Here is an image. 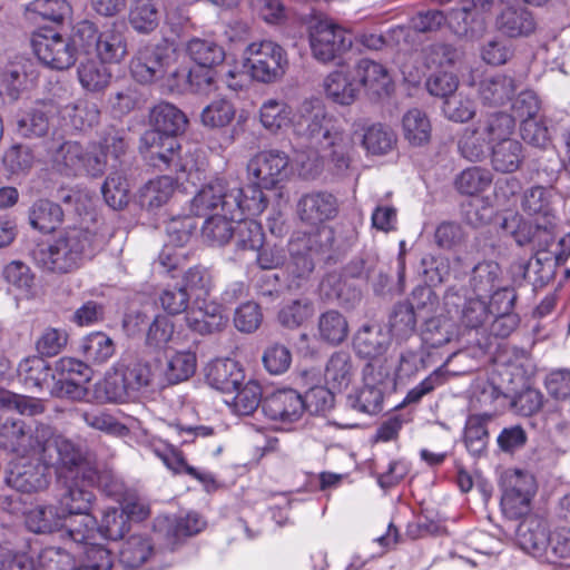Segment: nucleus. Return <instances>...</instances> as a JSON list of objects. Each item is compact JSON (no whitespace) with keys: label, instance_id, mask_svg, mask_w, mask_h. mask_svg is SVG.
<instances>
[{"label":"nucleus","instance_id":"obj_1","mask_svg":"<svg viewBox=\"0 0 570 570\" xmlns=\"http://www.w3.org/2000/svg\"><path fill=\"white\" fill-rule=\"evenodd\" d=\"M259 121L271 134H278L293 125L306 147L316 153L330 151L337 169H346L350 165L352 139L335 125L320 99H305L294 117L287 102L267 99L259 108Z\"/></svg>","mask_w":570,"mask_h":570},{"label":"nucleus","instance_id":"obj_2","mask_svg":"<svg viewBox=\"0 0 570 570\" xmlns=\"http://www.w3.org/2000/svg\"><path fill=\"white\" fill-rule=\"evenodd\" d=\"M498 0H460L446 13L430 9L419 11L410 21V27L397 26L392 33L399 39L409 33L410 28L419 32L438 31L444 23L460 38L479 39L485 31L484 14L492 11Z\"/></svg>","mask_w":570,"mask_h":570},{"label":"nucleus","instance_id":"obj_3","mask_svg":"<svg viewBox=\"0 0 570 570\" xmlns=\"http://www.w3.org/2000/svg\"><path fill=\"white\" fill-rule=\"evenodd\" d=\"M153 131L144 135L142 140L149 146V159L154 167L173 173H186L189 163L180 155V145L176 137L185 131L187 117L175 105L161 101L149 115Z\"/></svg>","mask_w":570,"mask_h":570},{"label":"nucleus","instance_id":"obj_4","mask_svg":"<svg viewBox=\"0 0 570 570\" xmlns=\"http://www.w3.org/2000/svg\"><path fill=\"white\" fill-rule=\"evenodd\" d=\"M96 250V233L73 226L65 228L49 244L38 245L31 256L42 271L62 275L80 268Z\"/></svg>","mask_w":570,"mask_h":570},{"label":"nucleus","instance_id":"obj_5","mask_svg":"<svg viewBox=\"0 0 570 570\" xmlns=\"http://www.w3.org/2000/svg\"><path fill=\"white\" fill-rule=\"evenodd\" d=\"M39 460L52 468L59 482H68L69 479H78L88 484L98 482V471L91 464L87 452L78 444L61 435H50L43 438Z\"/></svg>","mask_w":570,"mask_h":570},{"label":"nucleus","instance_id":"obj_6","mask_svg":"<svg viewBox=\"0 0 570 570\" xmlns=\"http://www.w3.org/2000/svg\"><path fill=\"white\" fill-rule=\"evenodd\" d=\"M52 163L55 168L66 176L90 177L102 176L107 165L96 145L86 148L77 141L61 144L52 155Z\"/></svg>","mask_w":570,"mask_h":570},{"label":"nucleus","instance_id":"obj_7","mask_svg":"<svg viewBox=\"0 0 570 570\" xmlns=\"http://www.w3.org/2000/svg\"><path fill=\"white\" fill-rule=\"evenodd\" d=\"M244 55L253 79L265 83L279 79L288 65L285 50L271 40L252 42Z\"/></svg>","mask_w":570,"mask_h":570},{"label":"nucleus","instance_id":"obj_8","mask_svg":"<svg viewBox=\"0 0 570 570\" xmlns=\"http://www.w3.org/2000/svg\"><path fill=\"white\" fill-rule=\"evenodd\" d=\"M412 301L396 304L390 315V332L396 338L410 337L415 332L417 315L422 316L423 312L432 313L439 305L436 294L429 286L415 288Z\"/></svg>","mask_w":570,"mask_h":570},{"label":"nucleus","instance_id":"obj_9","mask_svg":"<svg viewBox=\"0 0 570 570\" xmlns=\"http://www.w3.org/2000/svg\"><path fill=\"white\" fill-rule=\"evenodd\" d=\"M92 370L78 358L61 357L55 363L51 395L73 401L82 400L87 393V384L91 380Z\"/></svg>","mask_w":570,"mask_h":570},{"label":"nucleus","instance_id":"obj_10","mask_svg":"<svg viewBox=\"0 0 570 570\" xmlns=\"http://www.w3.org/2000/svg\"><path fill=\"white\" fill-rule=\"evenodd\" d=\"M240 196L239 183L235 179L216 178L204 185L190 200V212L203 216L208 210L220 207L222 213L239 210L237 197Z\"/></svg>","mask_w":570,"mask_h":570},{"label":"nucleus","instance_id":"obj_11","mask_svg":"<svg viewBox=\"0 0 570 570\" xmlns=\"http://www.w3.org/2000/svg\"><path fill=\"white\" fill-rule=\"evenodd\" d=\"M352 35L327 20H320L309 29V47L313 57L328 63L340 58L352 47Z\"/></svg>","mask_w":570,"mask_h":570},{"label":"nucleus","instance_id":"obj_12","mask_svg":"<svg viewBox=\"0 0 570 570\" xmlns=\"http://www.w3.org/2000/svg\"><path fill=\"white\" fill-rule=\"evenodd\" d=\"M171 60L167 46L145 43L134 53L129 70L139 83L150 85L165 78Z\"/></svg>","mask_w":570,"mask_h":570},{"label":"nucleus","instance_id":"obj_13","mask_svg":"<svg viewBox=\"0 0 570 570\" xmlns=\"http://www.w3.org/2000/svg\"><path fill=\"white\" fill-rule=\"evenodd\" d=\"M35 55L39 61L56 70H66L75 65L72 43L67 37L53 30L35 33L31 39Z\"/></svg>","mask_w":570,"mask_h":570},{"label":"nucleus","instance_id":"obj_14","mask_svg":"<svg viewBox=\"0 0 570 570\" xmlns=\"http://www.w3.org/2000/svg\"><path fill=\"white\" fill-rule=\"evenodd\" d=\"M6 482L23 493L45 490L49 485L48 466L39 460V455L16 458L10 463Z\"/></svg>","mask_w":570,"mask_h":570},{"label":"nucleus","instance_id":"obj_15","mask_svg":"<svg viewBox=\"0 0 570 570\" xmlns=\"http://www.w3.org/2000/svg\"><path fill=\"white\" fill-rule=\"evenodd\" d=\"M291 261L287 273L296 287L308 279L314 271V257L320 254L321 245L315 234L296 233L288 244Z\"/></svg>","mask_w":570,"mask_h":570},{"label":"nucleus","instance_id":"obj_16","mask_svg":"<svg viewBox=\"0 0 570 570\" xmlns=\"http://www.w3.org/2000/svg\"><path fill=\"white\" fill-rule=\"evenodd\" d=\"M288 156L281 150H264L249 159L248 176L265 189H273L288 176Z\"/></svg>","mask_w":570,"mask_h":570},{"label":"nucleus","instance_id":"obj_17","mask_svg":"<svg viewBox=\"0 0 570 570\" xmlns=\"http://www.w3.org/2000/svg\"><path fill=\"white\" fill-rule=\"evenodd\" d=\"M48 434L47 428L31 433L22 421H7L0 429V445L14 453L17 458L38 455L42 440Z\"/></svg>","mask_w":570,"mask_h":570},{"label":"nucleus","instance_id":"obj_18","mask_svg":"<svg viewBox=\"0 0 570 570\" xmlns=\"http://www.w3.org/2000/svg\"><path fill=\"white\" fill-rule=\"evenodd\" d=\"M306 411L303 395L292 389L278 390L263 401V413L272 421L292 424L299 421Z\"/></svg>","mask_w":570,"mask_h":570},{"label":"nucleus","instance_id":"obj_19","mask_svg":"<svg viewBox=\"0 0 570 570\" xmlns=\"http://www.w3.org/2000/svg\"><path fill=\"white\" fill-rule=\"evenodd\" d=\"M56 115L57 107L53 102H39L18 118L16 132L26 139L46 137Z\"/></svg>","mask_w":570,"mask_h":570},{"label":"nucleus","instance_id":"obj_20","mask_svg":"<svg viewBox=\"0 0 570 570\" xmlns=\"http://www.w3.org/2000/svg\"><path fill=\"white\" fill-rule=\"evenodd\" d=\"M549 537L546 521L538 517L525 518L517 529L519 547L541 561H544L548 554Z\"/></svg>","mask_w":570,"mask_h":570},{"label":"nucleus","instance_id":"obj_21","mask_svg":"<svg viewBox=\"0 0 570 570\" xmlns=\"http://www.w3.org/2000/svg\"><path fill=\"white\" fill-rule=\"evenodd\" d=\"M495 28L508 38L529 37L537 29V20L525 7L507 6L498 13Z\"/></svg>","mask_w":570,"mask_h":570},{"label":"nucleus","instance_id":"obj_22","mask_svg":"<svg viewBox=\"0 0 570 570\" xmlns=\"http://www.w3.org/2000/svg\"><path fill=\"white\" fill-rule=\"evenodd\" d=\"M244 380V371L232 358L216 360L207 367V383L226 395L233 394L237 386L243 384Z\"/></svg>","mask_w":570,"mask_h":570},{"label":"nucleus","instance_id":"obj_23","mask_svg":"<svg viewBox=\"0 0 570 570\" xmlns=\"http://www.w3.org/2000/svg\"><path fill=\"white\" fill-rule=\"evenodd\" d=\"M297 208L302 220L316 225L335 217L337 199L330 193H311L299 199Z\"/></svg>","mask_w":570,"mask_h":570},{"label":"nucleus","instance_id":"obj_24","mask_svg":"<svg viewBox=\"0 0 570 570\" xmlns=\"http://www.w3.org/2000/svg\"><path fill=\"white\" fill-rule=\"evenodd\" d=\"M186 323L193 332L209 335L222 332L228 323V316L224 313L222 305L204 302L203 306L187 313Z\"/></svg>","mask_w":570,"mask_h":570},{"label":"nucleus","instance_id":"obj_25","mask_svg":"<svg viewBox=\"0 0 570 570\" xmlns=\"http://www.w3.org/2000/svg\"><path fill=\"white\" fill-rule=\"evenodd\" d=\"M325 95L335 104L352 105L360 94V83L353 71L337 69L330 72L323 82Z\"/></svg>","mask_w":570,"mask_h":570},{"label":"nucleus","instance_id":"obj_26","mask_svg":"<svg viewBox=\"0 0 570 570\" xmlns=\"http://www.w3.org/2000/svg\"><path fill=\"white\" fill-rule=\"evenodd\" d=\"M353 72L357 83H360V89L363 87L368 95L374 97L389 95L392 80L387 70L381 63L362 59L357 62Z\"/></svg>","mask_w":570,"mask_h":570},{"label":"nucleus","instance_id":"obj_27","mask_svg":"<svg viewBox=\"0 0 570 570\" xmlns=\"http://www.w3.org/2000/svg\"><path fill=\"white\" fill-rule=\"evenodd\" d=\"M62 483L66 487V492L60 498L62 513L66 512L69 517L90 514L95 494L89 488L95 484L83 482L81 476Z\"/></svg>","mask_w":570,"mask_h":570},{"label":"nucleus","instance_id":"obj_28","mask_svg":"<svg viewBox=\"0 0 570 570\" xmlns=\"http://www.w3.org/2000/svg\"><path fill=\"white\" fill-rule=\"evenodd\" d=\"M63 209L48 198L35 200L28 209V222L32 229L41 234L53 233L63 222Z\"/></svg>","mask_w":570,"mask_h":570},{"label":"nucleus","instance_id":"obj_29","mask_svg":"<svg viewBox=\"0 0 570 570\" xmlns=\"http://www.w3.org/2000/svg\"><path fill=\"white\" fill-rule=\"evenodd\" d=\"M355 352L364 358L382 356L390 346V336L380 325L365 324L353 338Z\"/></svg>","mask_w":570,"mask_h":570},{"label":"nucleus","instance_id":"obj_30","mask_svg":"<svg viewBox=\"0 0 570 570\" xmlns=\"http://www.w3.org/2000/svg\"><path fill=\"white\" fill-rule=\"evenodd\" d=\"M515 90L513 77L503 73L485 76L479 85L480 99L490 106H501L510 101Z\"/></svg>","mask_w":570,"mask_h":570},{"label":"nucleus","instance_id":"obj_31","mask_svg":"<svg viewBox=\"0 0 570 570\" xmlns=\"http://www.w3.org/2000/svg\"><path fill=\"white\" fill-rule=\"evenodd\" d=\"M490 155L492 168L503 174L517 171L524 160L523 146L514 138L494 144Z\"/></svg>","mask_w":570,"mask_h":570},{"label":"nucleus","instance_id":"obj_32","mask_svg":"<svg viewBox=\"0 0 570 570\" xmlns=\"http://www.w3.org/2000/svg\"><path fill=\"white\" fill-rule=\"evenodd\" d=\"M127 41L115 24L100 31L94 53L106 63H119L127 56Z\"/></svg>","mask_w":570,"mask_h":570},{"label":"nucleus","instance_id":"obj_33","mask_svg":"<svg viewBox=\"0 0 570 570\" xmlns=\"http://www.w3.org/2000/svg\"><path fill=\"white\" fill-rule=\"evenodd\" d=\"M475 125L492 147L494 144L512 138L515 120L507 112L497 111L479 118Z\"/></svg>","mask_w":570,"mask_h":570},{"label":"nucleus","instance_id":"obj_34","mask_svg":"<svg viewBox=\"0 0 570 570\" xmlns=\"http://www.w3.org/2000/svg\"><path fill=\"white\" fill-rule=\"evenodd\" d=\"M156 557L151 540L147 535L134 533L127 538L120 550L119 561L129 569H136Z\"/></svg>","mask_w":570,"mask_h":570},{"label":"nucleus","instance_id":"obj_35","mask_svg":"<svg viewBox=\"0 0 570 570\" xmlns=\"http://www.w3.org/2000/svg\"><path fill=\"white\" fill-rule=\"evenodd\" d=\"M522 209L531 215H540L543 218V232L554 226V215L551 207V191L542 186L531 187L524 191L522 197Z\"/></svg>","mask_w":570,"mask_h":570},{"label":"nucleus","instance_id":"obj_36","mask_svg":"<svg viewBox=\"0 0 570 570\" xmlns=\"http://www.w3.org/2000/svg\"><path fill=\"white\" fill-rule=\"evenodd\" d=\"M456 336L454 322L442 315L425 320L421 330L422 342L429 348H440L451 343Z\"/></svg>","mask_w":570,"mask_h":570},{"label":"nucleus","instance_id":"obj_37","mask_svg":"<svg viewBox=\"0 0 570 570\" xmlns=\"http://www.w3.org/2000/svg\"><path fill=\"white\" fill-rule=\"evenodd\" d=\"M354 366L352 356L346 351H338L331 355L326 363L324 377L326 384L336 391L346 389L353 377Z\"/></svg>","mask_w":570,"mask_h":570},{"label":"nucleus","instance_id":"obj_38","mask_svg":"<svg viewBox=\"0 0 570 570\" xmlns=\"http://www.w3.org/2000/svg\"><path fill=\"white\" fill-rule=\"evenodd\" d=\"M491 414H471L468 416L464 428V444L468 451L480 456L487 450L489 443L488 423Z\"/></svg>","mask_w":570,"mask_h":570},{"label":"nucleus","instance_id":"obj_39","mask_svg":"<svg viewBox=\"0 0 570 570\" xmlns=\"http://www.w3.org/2000/svg\"><path fill=\"white\" fill-rule=\"evenodd\" d=\"M106 62L92 57H87L78 66V79L88 91L97 92L108 87L111 72L105 66Z\"/></svg>","mask_w":570,"mask_h":570},{"label":"nucleus","instance_id":"obj_40","mask_svg":"<svg viewBox=\"0 0 570 570\" xmlns=\"http://www.w3.org/2000/svg\"><path fill=\"white\" fill-rule=\"evenodd\" d=\"M491 151V145L475 122L465 127L458 139V151L466 160L479 163L487 158L488 151Z\"/></svg>","mask_w":570,"mask_h":570},{"label":"nucleus","instance_id":"obj_41","mask_svg":"<svg viewBox=\"0 0 570 570\" xmlns=\"http://www.w3.org/2000/svg\"><path fill=\"white\" fill-rule=\"evenodd\" d=\"M225 399V403L239 415L253 414L259 405L263 406L262 386L258 382L249 380L237 386V390Z\"/></svg>","mask_w":570,"mask_h":570},{"label":"nucleus","instance_id":"obj_42","mask_svg":"<svg viewBox=\"0 0 570 570\" xmlns=\"http://www.w3.org/2000/svg\"><path fill=\"white\" fill-rule=\"evenodd\" d=\"M79 350L87 363L100 365L115 354L116 347L106 333L92 332L81 340Z\"/></svg>","mask_w":570,"mask_h":570},{"label":"nucleus","instance_id":"obj_43","mask_svg":"<svg viewBox=\"0 0 570 570\" xmlns=\"http://www.w3.org/2000/svg\"><path fill=\"white\" fill-rule=\"evenodd\" d=\"M62 529L78 548L83 549L97 538V519L92 514L65 515Z\"/></svg>","mask_w":570,"mask_h":570},{"label":"nucleus","instance_id":"obj_44","mask_svg":"<svg viewBox=\"0 0 570 570\" xmlns=\"http://www.w3.org/2000/svg\"><path fill=\"white\" fill-rule=\"evenodd\" d=\"M18 376L29 389L42 390L52 377L51 367L40 355L29 356L18 365Z\"/></svg>","mask_w":570,"mask_h":570},{"label":"nucleus","instance_id":"obj_45","mask_svg":"<svg viewBox=\"0 0 570 570\" xmlns=\"http://www.w3.org/2000/svg\"><path fill=\"white\" fill-rule=\"evenodd\" d=\"M65 514L53 505H39L26 514V525L35 533H51L61 530Z\"/></svg>","mask_w":570,"mask_h":570},{"label":"nucleus","instance_id":"obj_46","mask_svg":"<svg viewBox=\"0 0 570 570\" xmlns=\"http://www.w3.org/2000/svg\"><path fill=\"white\" fill-rule=\"evenodd\" d=\"M129 24L139 33H150L159 24V10L155 0H134L128 14Z\"/></svg>","mask_w":570,"mask_h":570},{"label":"nucleus","instance_id":"obj_47","mask_svg":"<svg viewBox=\"0 0 570 570\" xmlns=\"http://www.w3.org/2000/svg\"><path fill=\"white\" fill-rule=\"evenodd\" d=\"M236 219L225 213L208 217L202 227V236L210 246H224L233 237Z\"/></svg>","mask_w":570,"mask_h":570},{"label":"nucleus","instance_id":"obj_48","mask_svg":"<svg viewBox=\"0 0 570 570\" xmlns=\"http://www.w3.org/2000/svg\"><path fill=\"white\" fill-rule=\"evenodd\" d=\"M197 366L196 355L189 351L176 352L166 362L164 368L165 381L170 384H178L190 379Z\"/></svg>","mask_w":570,"mask_h":570},{"label":"nucleus","instance_id":"obj_49","mask_svg":"<svg viewBox=\"0 0 570 570\" xmlns=\"http://www.w3.org/2000/svg\"><path fill=\"white\" fill-rule=\"evenodd\" d=\"M318 333L323 341L332 345H338L348 335L346 317L335 309L322 313L318 317Z\"/></svg>","mask_w":570,"mask_h":570},{"label":"nucleus","instance_id":"obj_50","mask_svg":"<svg viewBox=\"0 0 570 570\" xmlns=\"http://www.w3.org/2000/svg\"><path fill=\"white\" fill-rule=\"evenodd\" d=\"M105 399L112 403L127 402L134 394L127 383L124 364H116L105 375L100 385Z\"/></svg>","mask_w":570,"mask_h":570},{"label":"nucleus","instance_id":"obj_51","mask_svg":"<svg viewBox=\"0 0 570 570\" xmlns=\"http://www.w3.org/2000/svg\"><path fill=\"white\" fill-rule=\"evenodd\" d=\"M188 56L199 66L213 68L225 59V51L214 40L194 38L187 43Z\"/></svg>","mask_w":570,"mask_h":570},{"label":"nucleus","instance_id":"obj_52","mask_svg":"<svg viewBox=\"0 0 570 570\" xmlns=\"http://www.w3.org/2000/svg\"><path fill=\"white\" fill-rule=\"evenodd\" d=\"M492 178L491 171L487 168L469 167L456 176L454 186L462 195L475 196L490 187Z\"/></svg>","mask_w":570,"mask_h":570},{"label":"nucleus","instance_id":"obj_53","mask_svg":"<svg viewBox=\"0 0 570 570\" xmlns=\"http://www.w3.org/2000/svg\"><path fill=\"white\" fill-rule=\"evenodd\" d=\"M175 191V180L170 176H160L149 180L140 190V200L149 209L165 205Z\"/></svg>","mask_w":570,"mask_h":570},{"label":"nucleus","instance_id":"obj_54","mask_svg":"<svg viewBox=\"0 0 570 570\" xmlns=\"http://www.w3.org/2000/svg\"><path fill=\"white\" fill-rule=\"evenodd\" d=\"M232 238L239 250H258L264 245V233L261 224L243 217L236 218Z\"/></svg>","mask_w":570,"mask_h":570},{"label":"nucleus","instance_id":"obj_55","mask_svg":"<svg viewBox=\"0 0 570 570\" xmlns=\"http://www.w3.org/2000/svg\"><path fill=\"white\" fill-rule=\"evenodd\" d=\"M501 269L495 262H482L474 266L470 284L480 297H488L501 284Z\"/></svg>","mask_w":570,"mask_h":570},{"label":"nucleus","instance_id":"obj_56","mask_svg":"<svg viewBox=\"0 0 570 570\" xmlns=\"http://www.w3.org/2000/svg\"><path fill=\"white\" fill-rule=\"evenodd\" d=\"M405 138L413 146H422L431 138V124L428 116L420 109H410L402 119Z\"/></svg>","mask_w":570,"mask_h":570},{"label":"nucleus","instance_id":"obj_57","mask_svg":"<svg viewBox=\"0 0 570 570\" xmlns=\"http://www.w3.org/2000/svg\"><path fill=\"white\" fill-rule=\"evenodd\" d=\"M422 58L428 69L451 70L459 58L456 48L446 42H433L422 50Z\"/></svg>","mask_w":570,"mask_h":570},{"label":"nucleus","instance_id":"obj_58","mask_svg":"<svg viewBox=\"0 0 570 570\" xmlns=\"http://www.w3.org/2000/svg\"><path fill=\"white\" fill-rule=\"evenodd\" d=\"M257 181H253L246 188L239 186L240 196L237 197L239 210L230 213L232 219L240 218L245 215L256 216L262 214L267 207V198Z\"/></svg>","mask_w":570,"mask_h":570},{"label":"nucleus","instance_id":"obj_59","mask_svg":"<svg viewBox=\"0 0 570 570\" xmlns=\"http://www.w3.org/2000/svg\"><path fill=\"white\" fill-rule=\"evenodd\" d=\"M130 530V522L126 511L110 508L104 512L100 524L97 523V537L108 540H119Z\"/></svg>","mask_w":570,"mask_h":570},{"label":"nucleus","instance_id":"obj_60","mask_svg":"<svg viewBox=\"0 0 570 570\" xmlns=\"http://www.w3.org/2000/svg\"><path fill=\"white\" fill-rule=\"evenodd\" d=\"M100 31L90 20L78 21L68 38L73 47V55L77 58L79 52L87 56L94 53Z\"/></svg>","mask_w":570,"mask_h":570},{"label":"nucleus","instance_id":"obj_61","mask_svg":"<svg viewBox=\"0 0 570 570\" xmlns=\"http://www.w3.org/2000/svg\"><path fill=\"white\" fill-rule=\"evenodd\" d=\"M144 102V95L137 85L119 88L108 97V105L115 116H125Z\"/></svg>","mask_w":570,"mask_h":570},{"label":"nucleus","instance_id":"obj_62","mask_svg":"<svg viewBox=\"0 0 570 570\" xmlns=\"http://www.w3.org/2000/svg\"><path fill=\"white\" fill-rule=\"evenodd\" d=\"M558 249L551 250H538L534 256L535 265L542 266L541 278H551L554 274L556 268L562 265L570 256V233L561 237L557 245Z\"/></svg>","mask_w":570,"mask_h":570},{"label":"nucleus","instance_id":"obj_63","mask_svg":"<svg viewBox=\"0 0 570 570\" xmlns=\"http://www.w3.org/2000/svg\"><path fill=\"white\" fill-rule=\"evenodd\" d=\"M396 136L392 129L382 124L370 126L362 139L364 148L373 155H384L392 150Z\"/></svg>","mask_w":570,"mask_h":570},{"label":"nucleus","instance_id":"obj_64","mask_svg":"<svg viewBox=\"0 0 570 570\" xmlns=\"http://www.w3.org/2000/svg\"><path fill=\"white\" fill-rule=\"evenodd\" d=\"M2 163L11 175L28 174L33 167L35 155L29 146L14 144L4 151Z\"/></svg>","mask_w":570,"mask_h":570}]
</instances>
